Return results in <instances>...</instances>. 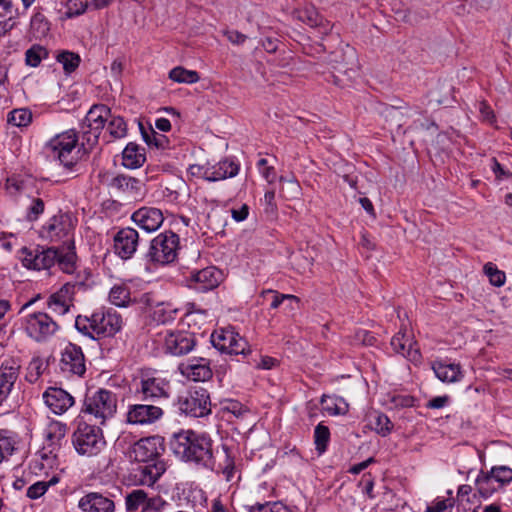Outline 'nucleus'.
<instances>
[{"instance_id":"nucleus-47","label":"nucleus","mask_w":512,"mask_h":512,"mask_svg":"<svg viewBox=\"0 0 512 512\" xmlns=\"http://www.w3.org/2000/svg\"><path fill=\"white\" fill-rule=\"evenodd\" d=\"M489 472L501 488L512 481V469L508 466H495Z\"/></svg>"},{"instance_id":"nucleus-31","label":"nucleus","mask_w":512,"mask_h":512,"mask_svg":"<svg viewBox=\"0 0 512 512\" xmlns=\"http://www.w3.org/2000/svg\"><path fill=\"white\" fill-rule=\"evenodd\" d=\"M178 312L171 303L157 302L152 307L149 317L158 324H165L175 319Z\"/></svg>"},{"instance_id":"nucleus-36","label":"nucleus","mask_w":512,"mask_h":512,"mask_svg":"<svg viewBox=\"0 0 512 512\" xmlns=\"http://www.w3.org/2000/svg\"><path fill=\"white\" fill-rule=\"evenodd\" d=\"M151 497L142 490V489H134L130 493H128L125 497V505L126 509L129 512H134L141 508H144L145 504L149 502Z\"/></svg>"},{"instance_id":"nucleus-25","label":"nucleus","mask_w":512,"mask_h":512,"mask_svg":"<svg viewBox=\"0 0 512 512\" xmlns=\"http://www.w3.org/2000/svg\"><path fill=\"white\" fill-rule=\"evenodd\" d=\"M19 369L15 362H5L0 366V406L12 392L19 378Z\"/></svg>"},{"instance_id":"nucleus-62","label":"nucleus","mask_w":512,"mask_h":512,"mask_svg":"<svg viewBox=\"0 0 512 512\" xmlns=\"http://www.w3.org/2000/svg\"><path fill=\"white\" fill-rule=\"evenodd\" d=\"M8 13L10 14L8 17L0 15V37L4 36L14 26L13 13L12 11Z\"/></svg>"},{"instance_id":"nucleus-19","label":"nucleus","mask_w":512,"mask_h":512,"mask_svg":"<svg viewBox=\"0 0 512 512\" xmlns=\"http://www.w3.org/2000/svg\"><path fill=\"white\" fill-rule=\"evenodd\" d=\"M42 397L46 406L57 415L64 414L75 403L74 397L59 387L47 388Z\"/></svg>"},{"instance_id":"nucleus-26","label":"nucleus","mask_w":512,"mask_h":512,"mask_svg":"<svg viewBox=\"0 0 512 512\" xmlns=\"http://www.w3.org/2000/svg\"><path fill=\"white\" fill-rule=\"evenodd\" d=\"M78 507L82 512H114L115 510L113 500L96 492L81 497Z\"/></svg>"},{"instance_id":"nucleus-52","label":"nucleus","mask_w":512,"mask_h":512,"mask_svg":"<svg viewBox=\"0 0 512 512\" xmlns=\"http://www.w3.org/2000/svg\"><path fill=\"white\" fill-rule=\"evenodd\" d=\"M223 412L232 414L236 418H243L249 410L240 402L236 400H227L223 403L222 406Z\"/></svg>"},{"instance_id":"nucleus-6","label":"nucleus","mask_w":512,"mask_h":512,"mask_svg":"<svg viewBox=\"0 0 512 512\" xmlns=\"http://www.w3.org/2000/svg\"><path fill=\"white\" fill-rule=\"evenodd\" d=\"M73 446L81 456L99 455L106 447V440L99 427L86 423L80 424L73 434Z\"/></svg>"},{"instance_id":"nucleus-7","label":"nucleus","mask_w":512,"mask_h":512,"mask_svg":"<svg viewBox=\"0 0 512 512\" xmlns=\"http://www.w3.org/2000/svg\"><path fill=\"white\" fill-rule=\"evenodd\" d=\"M178 249V235L172 231H165L151 241L148 257L155 263L169 264L177 258Z\"/></svg>"},{"instance_id":"nucleus-40","label":"nucleus","mask_w":512,"mask_h":512,"mask_svg":"<svg viewBox=\"0 0 512 512\" xmlns=\"http://www.w3.org/2000/svg\"><path fill=\"white\" fill-rule=\"evenodd\" d=\"M370 425L371 428L381 436H387L393 428L390 419L382 413H375L372 415Z\"/></svg>"},{"instance_id":"nucleus-51","label":"nucleus","mask_w":512,"mask_h":512,"mask_svg":"<svg viewBox=\"0 0 512 512\" xmlns=\"http://www.w3.org/2000/svg\"><path fill=\"white\" fill-rule=\"evenodd\" d=\"M131 304H137L139 309H141L144 313L148 315L152 311V307L155 305V301L153 299L152 294L143 293L140 295H132Z\"/></svg>"},{"instance_id":"nucleus-46","label":"nucleus","mask_w":512,"mask_h":512,"mask_svg":"<svg viewBox=\"0 0 512 512\" xmlns=\"http://www.w3.org/2000/svg\"><path fill=\"white\" fill-rule=\"evenodd\" d=\"M314 438H315L316 449L320 453H323L326 450L327 444L330 439V431H329L328 427H326L322 424H318L315 428Z\"/></svg>"},{"instance_id":"nucleus-54","label":"nucleus","mask_w":512,"mask_h":512,"mask_svg":"<svg viewBox=\"0 0 512 512\" xmlns=\"http://www.w3.org/2000/svg\"><path fill=\"white\" fill-rule=\"evenodd\" d=\"M44 212V202L41 198H33L27 206V218L31 221L36 220Z\"/></svg>"},{"instance_id":"nucleus-28","label":"nucleus","mask_w":512,"mask_h":512,"mask_svg":"<svg viewBox=\"0 0 512 512\" xmlns=\"http://www.w3.org/2000/svg\"><path fill=\"white\" fill-rule=\"evenodd\" d=\"M435 376L443 383H456L462 380L464 374L460 364L434 361L431 364Z\"/></svg>"},{"instance_id":"nucleus-21","label":"nucleus","mask_w":512,"mask_h":512,"mask_svg":"<svg viewBox=\"0 0 512 512\" xmlns=\"http://www.w3.org/2000/svg\"><path fill=\"white\" fill-rule=\"evenodd\" d=\"M138 241L139 234L135 229L123 228L114 237L115 251L122 259H129L136 252Z\"/></svg>"},{"instance_id":"nucleus-53","label":"nucleus","mask_w":512,"mask_h":512,"mask_svg":"<svg viewBox=\"0 0 512 512\" xmlns=\"http://www.w3.org/2000/svg\"><path fill=\"white\" fill-rule=\"evenodd\" d=\"M266 294H272V301H271V308L276 309L278 308L284 300H288L290 302H299L298 297L290 294H280L277 291L274 290H267L263 292V296Z\"/></svg>"},{"instance_id":"nucleus-5","label":"nucleus","mask_w":512,"mask_h":512,"mask_svg":"<svg viewBox=\"0 0 512 512\" xmlns=\"http://www.w3.org/2000/svg\"><path fill=\"white\" fill-rule=\"evenodd\" d=\"M21 325L25 334L37 343L49 341L60 329L58 323L48 313L42 311L24 315Z\"/></svg>"},{"instance_id":"nucleus-8","label":"nucleus","mask_w":512,"mask_h":512,"mask_svg":"<svg viewBox=\"0 0 512 512\" xmlns=\"http://www.w3.org/2000/svg\"><path fill=\"white\" fill-rule=\"evenodd\" d=\"M213 346L230 355H247L250 353L248 342L233 327L216 330L211 335Z\"/></svg>"},{"instance_id":"nucleus-42","label":"nucleus","mask_w":512,"mask_h":512,"mask_svg":"<svg viewBox=\"0 0 512 512\" xmlns=\"http://www.w3.org/2000/svg\"><path fill=\"white\" fill-rule=\"evenodd\" d=\"M108 131L114 138H123L127 133V125L124 119L120 116L109 117Z\"/></svg>"},{"instance_id":"nucleus-24","label":"nucleus","mask_w":512,"mask_h":512,"mask_svg":"<svg viewBox=\"0 0 512 512\" xmlns=\"http://www.w3.org/2000/svg\"><path fill=\"white\" fill-rule=\"evenodd\" d=\"M198 172L203 170V178L208 181H219L234 177L239 172V165L232 159H224L215 165H207L206 168H197Z\"/></svg>"},{"instance_id":"nucleus-64","label":"nucleus","mask_w":512,"mask_h":512,"mask_svg":"<svg viewBox=\"0 0 512 512\" xmlns=\"http://www.w3.org/2000/svg\"><path fill=\"white\" fill-rule=\"evenodd\" d=\"M207 512H228V509L220 498H215L211 501V506L208 508Z\"/></svg>"},{"instance_id":"nucleus-49","label":"nucleus","mask_w":512,"mask_h":512,"mask_svg":"<svg viewBox=\"0 0 512 512\" xmlns=\"http://www.w3.org/2000/svg\"><path fill=\"white\" fill-rule=\"evenodd\" d=\"M249 512H291L282 502H267L264 504H255L249 507Z\"/></svg>"},{"instance_id":"nucleus-27","label":"nucleus","mask_w":512,"mask_h":512,"mask_svg":"<svg viewBox=\"0 0 512 512\" xmlns=\"http://www.w3.org/2000/svg\"><path fill=\"white\" fill-rule=\"evenodd\" d=\"M391 346L396 353L410 361H418L420 359L419 350L415 347L413 338L407 333L406 329H401L391 339Z\"/></svg>"},{"instance_id":"nucleus-55","label":"nucleus","mask_w":512,"mask_h":512,"mask_svg":"<svg viewBox=\"0 0 512 512\" xmlns=\"http://www.w3.org/2000/svg\"><path fill=\"white\" fill-rule=\"evenodd\" d=\"M453 508V501L450 499H436L428 505L424 512H450Z\"/></svg>"},{"instance_id":"nucleus-32","label":"nucleus","mask_w":512,"mask_h":512,"mask_svg":"<svg viewBox=\"0 0 512 512\" xmlns=\"http://www.w3.org/2000/svg\"><path fill=\"white\" fill-rule=\"evenodd\" d=\"M61 473L53 474L48 480H41L31 484L26 490V496L31 500H37L45 495L48 489L60 482Z\"/></svg>"},{"instance_id":"nucleus-20","label":"nucleus","mask_w":512,"mask_h":512,"mask_svg":"<svg viewBox=\"0 0 512 512\" xmlns=\"http://www.w3.org/2000/svg\"><path fill=\"white\" fill-rule=\"evenodd\" d=\"M222 279V273L216 267L210 266L202 270L192 271L189 278L190 287L198 291H208L216 288Z\"/></svg>"},{"instance_id":"nucleus-30","label":"nucleus","mask_w":512,"mask_h":512,"mask_svg":"<svg viewBox=\"0 0 512 512\" xmlns=\"http://www.w3.org/2000/svg\"><path fill=\"white\" fill-rule=\"evenodd\" d=\"M123 165L129 169L142 166L146 160L144 149L135 143H129L122 153Z\"/></svg>"},{"instance_id":"nucleus-57","label":"nucleus","mask_w":512,"mask_h":512,"mask_svg":"<svg viewBox=\"0 0 512 512\" xmlns=\"http://www.w3.org/2000/svg\"><path fill=\"white\" fill-rule=\"evenodd\" d=\"M41 374H42V361L40 359H33L29 363L26 379L29 382L33 383L40 377Z\"/></svg>"},{"instance_id":"nucleus-38","label":"nucleus","mask_w":512,"mask_h":512,"mask_svg":"<svg viewBox=\"0 0 512 512\" xmlns=\"http://www.w3.org/2000/svg\"><path fill=\"white\" fill-rule=\"evenodd\" d=\"M324 409L332 415H344L348 412V403L342 397H323Z\"/></svg>"},{"instance_id":"nucleus-43","label":"nucleus","mask_w":512,"mask_h":512,"mask_svg":"<svg viewBox=\"0 0 512 512\" xmlns=\"http://www.w3.org/2000/svg\"><path fill=\"white\" fill-rule=\"evenodd\" d=\"M280 182L282 183L281 192L286 198L293 199L300 196L301 187L294 177L290 179L280 177Z\"/></svg>"},{"instance_id":"nucleus-23","label":"nucleus","mask_w":512,"mask_h":512,"mask_svg":"<svg viewBox=\"0 0 512 512\" xmlns=\"http://www.w3.org/2000/svg\"><path fill=\"white\" fill-rule=\"evenodd\" d=\"M180 373L188 380L204 382L212 377V370L208 360L204 358L192 359L179 365Z\"/></svg>"},{"instance_id":"nucleus-48","label":"nucleus","mask_w":512,"mask_h":512,"mask_svg":"<svg viewBox=\"0 0 512 512\" xmlns=\"http://www.w3.org/2000/svg\"><path fill=\"white\" fill-rule=\"evenodd\" d=\"M484 272L489 278V281L492 285L496 287H501L505 283V273L499 270L494 264L487 263L484 265Z\"/></svg>"},{"instance_id":"nucleus-10","label":"nucleus","mask_w":512,"mask_h":512,"mask_svg":"<svg viewBox=\"0 0 512 512\" xmlns=\"http://www.w3.org/2000/svg\"><path fill=\"white\" fill-rule=\"evenodd\" d=\"M19 259L27 269L47 270L55 265L58 259V251L54 248L36 247L29 249L24 247L20 251Z\"/></svg>"},{"instance_id":"nucleus-37","label":"nucleus","mask_w":512,"mask_h":512,"mask_svg":"<svg viewBox=\"0 0 512 512\" xmlns=\"http://www.w3.org/2000/svg\"><path fill=\"white\" fill-rule=\"evenodd\" d=\"M169 78L177 83L193 84L200 80L198 72L187 70L181 66L173 68L169 72Z\"/></svg>"},{"instance_id":"nucleus-16","label":"nucleus","mask_w":512,"mask_h":512,"mask_svg":"<svg viewBox=\"0 0 512 512\" xmlns=\"http://www.w3.org/2000/svg\"><path fill=\"white\" fill-rule=\"evenodd\" d=\"M163 451L162 439L158 436L146 437L137 441L130 450V457L138 462L154 460Z\"/></svg>"},{"instance_id":"nucleus-33","label":"nucleus","mask_w":512,"mask_h":512,"mask_svg":"<svg viewBox=\"0 0 512 512\" xmlns=\"http://www.w3.org/2000/svg\"><path fill=\"white\" fill-rule=\"evenodd\" d=\"M139 469L141 473L140 481L147 486H152L165 472L164 463L161 461L143 465Z\"/></svg>"},{"instance_id":"nucleus-14","label":"nucleus","mask_w":512,"mask_h":512,"mask_svg":"<svg viewBox=\"0 0 512 512\" xmlns=\"http://www.w3.org/2000/svg\"><path fill=\"white\" fill-rule=\"evenodd\" d=\"M67 432V427L65 424L59 421H50L45 430H44V438H45V446L44 450H48V453H44L42 458L46 460H56L58 458L57 451L61 447V443L64 440V437Z\"/></svg>"},{"instance_id":"nucleus-2","label":"nucleus","mask_w":512,"mask_h":512,"mask_svg":"<svg viewBox=\"0 0 512 512\" xmlns=\"http://www.w3.org/2000/svg\"><path fill=\"white\" fill-rule=\"evenodd\" d=\"M76 328L92 338L110 337L118 333L123 326V319L113 310L96 311L90 317L78 316Z\"/></svg>"},{"instance_id":"nucleus-4","label":"nucleus","mask_w":512,"mask_h":512,"mask_svg":"<svg viewBox=\"0 0 512 512\" xmlns=\"http://www.w3.org/2000/svg\"><path fill=\"white\" fill-rule=\"evenodd\" d=\"M117 396L110 390L89 391L83 402L81 412L92 416L100 424L112 418L117 411Z\"/></svg>"},{"instance_id":"nucleus-35","label":"nucleus","mask_w":512,"mask_h":512,"mask_svg":"<svg viewBox=\"0 0 512 512\" xmlns=\"http://www.w3.org/2000/svg\"><path fill=\"white\" fill-rule=\"evenodd\" d=\"M109 300L115 306L126 307L131 305L132 294L126 285H114L110 290Z\"/></svg>"},{"instance_id":"nucleus-50","label":"nucleus","mask_w":512,"mask_h":512,"mask_svg":"<svg viewBox=\"0 0 512 512\" xmlns=\"http://www.w3.org/2000/svg\"><path fill=\"white\" fill-rule=\"evenodd\" d=\"M15 446V440L9 435L8 431L0 432V464L5 457L11 455Z\"/></svg>"},{"instance_id":"nucleus-34","label":"nucleus","mask_w":512,"mask_h":512,"mask_svg":"<svg viewBox=\"0 0 512 512\" xmlns=\"http://www.w3.org/2000/svg\"><path fill=\"white\" fill-rule=\"evenodd\" d=\"M475 485L479 494L484 498H488L502 489L490 472H481L475 481Z\"/></svg>"},{"instance_id":"nucleus-1","label":"nucleus","mask_w":512,"mask_h":512,"mask_svg":"<svg viewBox=\"0 0 512 512\" xmlns=\"http://www.w3.org/2000/svg\"><path fill=\"white\" fill-rule=\"evenodd\" d=\"M173 452L186 461H192L205 467L212 465V441L205 435L192 430H182L173 434L170 440Z\"/></svg>"},{"instance_id":"nucleus-13","label":"nucleus","mask_w":512,"mask_h":512,"mask_svg":"<svg viewBox=\"0 0 512 512\" xmlns=\"http://www.w3.org/2000/svg\"><path fill=\"white\" fill-rule=\"evenodd\" d=\"M60 368L66 374L82 376L86 371L82 349L75 344H67L61 352Z\"/></svg>"},{"instance_id":"nucleus-44","label":"nucleus","mask_w":512,"mask_h":512,"mask_svg":"<svg viewBox=\"0 0 512 512\" xmlns=\"http://www.w3.org/2000/svg\"><path fill=\"white\" fill-rule=\"evenodd\" d=\"M26 63L31 67H37L41 60L47 57V51L40 45H33L25 53Z\"/></svg>"},{"instance_id":"nucleus-59","label":"nucleus","mask_w":512,"mask_h":512,"mask_svg":"<svg viewBox=\"0 0 512 512\" xmlns=\"http://www.w3.org/2000/svg\"><path fill=\"white\" fill-rule=\"evenodd\" d=\"M58 262V265L60 266L61 270H63L66 273H72L74 270V255L73 254H67L66 256H60L58 254V259L56 260Z\"/></svg>"},{"instance_id":"nucleus-63","label":"nucleus","mask_w":512,"mask_h":512,"mask_svg":"<svg viewBox=\"0 0 512 512\" xmlns=\"http://www.w3.org/2000/svg\"><path fill=\"white\" fill-rule=\"evenodd\" d=\"M224 35L232 44L236 45L243 44L247 38L244 34L235 30H226Z\"/></svg>"},{"instance_id":"nucleus-61","label":"nucleus","mask_w":512,"mask_h":512,"mask_svg":"<svg viewBox=\"0 0 512 512\" xmlns=\"http://www.w3.org/2000/svg\"><path fill=\"white\" fill-rule=\"evenodd\" d=\"M265 211L267 213H274L277 210L275 203V191L267 190L264 194Z\"/></svg>"},{"instance_id":"nucleus-41","label":"nucleus","mask_w":512,"mask_h":512,"mask_svg":"<svg viewBox=\"0 0 512 512\" xmlns=\"http://www.w3.org/2000/svg\"><path fill=\"white\" fill-rule=\"evenodd\" d=\"M32 121V113L25 108L15 109L8 114V123L16 127H25Z\"/></svg>"},{"instance_id":"nucleus-60","label":"nucleus","mask_w":512,"mask_h":512,"mask_svg":"<svg viewBox=\"0 0 512 512\" xmlns=\"http://www.w3.org/2000/svg\"><path fill=\"white\" fill-rule=\"evenodd\" d=\"M145 140L149 145H154L157 148H164L167 143V138L162 134L152 132V135H145Z\"/></svg>"},{"instance_id":"nucleus-9","label":"nucleus","mask_w":512,"mask_h":512,"mask_svg":"<svg viewBox=\"0 0 512 512\" xmlns=\"http://www.w3.org/2000/svg\"><path fill=\"white\" fill-rule=\"evenodd\" d=\"M178 409L192 417H204L211 412L210 397L206 389L196 388L178 398Z\"/></svg>"},{"instance_id":"nucleus-11","label":"nucleus","mask_w":512,"mask_h":512,"mask_svg":"<svg viewBox=\"0 0 512 512\" xmlns=\"http://www.w3.org/2000/svg\"><path fill=\"white\" fill-rule=\"evenodd\" d=\"M75 228V220L70 214L61 213L51 217L41 228V236L51 242L68 239Z\"/></svg>"},{"instance_id":"nucleus-45","label":"nucleus","mask_w":512,"mask_h":512,"mask_svg":"<svg viewBox=\"0 0 512 512\" xmlns=\"http://www.w3.org/2000/svg\"><path fill=\"white\" fill-rule=\"evenodd\" d=\"M57 60L62 64L66 73L73 72L80 63V57L72 52H62L57 56Z\"/></svg>"},{"instance_id":"nucleus-17","label":"nucleus","mask_w":512,"mask_h":512,"mask_svg":"<svg viewBox=\"0 0 512 512\" xmlns=\"http://www.w3.org/2000/svg\"><path fill=\"white\" fill-rule=\"evenodd\" d=\"M75 285L66 283L47 299V307L54 314L63 316L74 306Z\"/></svg>"},{"instance_id":"nucleus-58","label":"nucleus","mask_w":512,"mask_h":512,"mask_svg":"<svg viewBox=\"0 0 512 512\" xmlns=\"http://www.w3.org/2000/svg\"><path fill=\"white\" fill-rule=\"evenodd\" d=\"M167 502L160 496H153L141 510V512H162Z\"/></svg>"},{"instance_id":"nucleus-22","label":"nucleus","mask_w":512,"mask_h":512,"mask_svg":"<svg viewBox=\"0 0 512 512\" xmlns=\"http://www.w3.org/2000/svg\"><path fill=\"white\" fill-rule=\"evenodd\" d=\"M132 220L141 229L147 232L158 230L163 221V212L155 207H142L132 214Z\"/></svg>"},{"instance_id":"nucleus-18","label":"nucleus","mask_w":512,"mask_h":512,"mask_svg":"<svg viewBox=\"0 0 512 512\" xmlns=\"http://www.w3.org/2000/svg\"><path fill=\"white\" fill-rule=\"evenodd\" d=\"M163 416L162 408L155 405L136 404L128 407L126 420L133 425H150Z\"/></svg>"},{"instance_id":"nucleus-39","label":"nucleus","mask_w":512,"mask_h":512,"mask_svg":"<svg viewBox=\"0 0 512 512\" xmlns=\"http://www.w3.org/2000/svg\"><path fill=\"white\" fill-rule=\"evenodd\" d=\"M295 15L299 20L305 22L311 27L320 26L323 21L314 6H307L303 9L296 10Z\"/></svg>"},{"instance_id":"nucleus-3","label":"nucleus","mask_w":512,"mask_h":512,"mask_svg":"<svg viewBox=\"0 0 512 512\" xmlns=\"http://www.w3.org/2000/svg\"><path fill=\"white\" fill-rule=\"evenodd\" d=\"M49 155L67 169H72L81 158L78 134L69 129L52 137L45 145Z\"/></svg>"},{"instance_id":"nucleus-15","label":"nucleus","mask_w":512,"mask_h":512,"mask_svg":"<svg viewBox=\"0 0 512 512\" xmlns=\"http://www.w3.org/2000/svg\"><path fill=\"white\" fill-rule=\"evenodd\" d=\"M109 117H111L110 108L102 104L93 105L83 121V132L93 136V141L96 142Z\"/></svg>"},{"instance_id":"nucleus-29","label":"nucleus","mask_w":512,"mask_h":512,"mask_svg":"<svg viewBox=\"0 0 512 512\" xmlns=\"http://www.w3.org/2000/svg\"><path fill=\"white\" fill-rule=\"evenodd\" d=\"M168 389L169 382L159 375L148 376L141 381V391L145 397H165L168 395Z\"/></svg>"},{"instance_id":"nucleus-12","label":"nucleus","mask_w":512,"mask_h":512,"mask_svg":"<svg viewBox=\"0 0 512 512\" xmlns=\"http://www.w3.org/2000/svg\"><path fill=\"white\" fill-rule=\"evenodd\" d=\"M195 345L193 334L186 331H166L163 338V348L166 353L181 356L189 353Z\"/></svg>"},{"instance_id":"nucleus-56","label":"nucleus","mask_w":512,"mask_h":512,"mask_svg":"<svg viewBox=\"0 0 512 512\" xmlns=\"http://www.w3.org/2000/svg\"><path fill=\"white\" fill-rule=\"evenodd\" d=\"M87 3L81 0H70L65 12L66 18H72L85 12Z\"/></svg>"}]
</instances>
